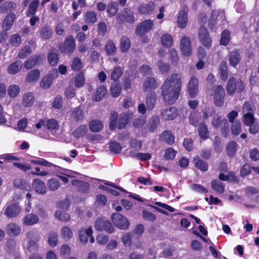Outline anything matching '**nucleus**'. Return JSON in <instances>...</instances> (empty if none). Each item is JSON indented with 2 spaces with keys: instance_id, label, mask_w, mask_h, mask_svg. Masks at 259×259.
Masks as SVG:
<instances>
[{
  "instance_id": "obj_14",
  "label": "nucleus",
  "mask_w": 259,
  "mask_h": 259,
  "mask_svg": "<svg viewBox=\"0 0 259 259\" xmlns=\"http://www.w3.org/2000/svg\"><path fill=\"white\" fill-rule=\"evenodd\" d=\"M188 8L186 7L183 8L182 10L180 12L179 15L177 19V22L178 26L181 28H185L188 22Z\"/></svg>"
},
{
  "instance_id": "obj_23",
  "label": "nucleus",
  "mask_w": 259,
  "mask_h": 259,
  "mask_svg": "<svg viewBox=\"0 0 259 259\" xmlns=\"http://www.w3.org/2000/svg\"><path fill=\"white\" fill-rule=\"evenodd\" d=\"M60 233L61 238L66 241L70 240L73 236V231L68 226H64L62 227Z\"/></svg>"
},
{
  "instance_id": "obj_47",
  "label": "nucleus",
  "mask_w": 259,
  "mask_h": 259,
  "mask_svg": "<svg viewBox=\"0 0 259 259\" xmlns=\"http://www.w3.org/2000/svg\"><path fill=\"white\" fill-rule=\"evenodd\" d=\"M83 67V63L78 57H75L71 64V69L75 71H79Z\"/></svg>"
},
{
  "instance_id": "obj_25",
  "label": "nucleus",
  "mask_w": 259,
  "mask_h": 259,
  "mask_svg": "<svg viewBox=\"0 0 259 259\" xmlns=\"http://www.w3.org/2000/svg\"><path fill=\"white\" fill-rule=\"evenodd\" d=\"M22 66V63L21 61H16L8 66L7 71L10 74L14 75L21 70Z\"/></svg>"
},
{
  "instance_id": "obj_21",
  "label": "nucleus",
  "mask_w": 259,
  "mask_h": 259,
  "mask_svg": "<svg viewBox=\"0 0 259 259\" xmlns=\"http://www.w3.org/2000/svg\"><path fill=\"white\" fill-rule=\"evenodd\" d=\"M6 231L9 235L17 236L20 234L21 228L17 224L14 223H10L7 225Z\"/></svg>"
},
{
  "instance_id": "obj_32",
  "label": "nucleus",
  "mask_w": 259,
  "mask_h": 259,
  "mask_svg": "<svg viewBox=\"0 0 259 259\" xmlns=\"http://www.w3.org/2000/svg\"><path fill=\"white\" fill-rule=\"evenodd\" d=\"M157 100L156 95L155 94H149L146 97V107L148 110H152L155 106Z\"/></svg>"
},
{
  "instance_id": "obj_18",
  "label": "nucleus",
  "mask_w": 259,
  "mask_h": 259,
  "mask_svg": "<svg viewBox=\"0 0 259 259\" xmlns=\"http://www.w3.org/2000/svg\"><path fill=\"white\" fill-rule=\"evenodd\" d=\"M229 61L231 66L235 67L241 60V56L238 51L234 50L231 52L229 54Z\"/></svg>"
},
{
  "instance_id": "obj_43",
  "label": "nucleus",
  "mask_w": 259,
  "mask_h": 259,
  "mask_svg": "<svg viewBox=\"0 0 259 259\" xmlns=\"http://www.w3.org/2000/svg\"><path fill=\"white\" fill-rule=\"evenodd\" d=\"M48 62L52 66L56 65L58 62V53L57 51L51 50L48 54Z\"/></svg>"
},
{
  "instance_id": "obj_51",
  "label": "nucleus",
  "mask_w": 259,
  "mask_h": 259,
  "mask_svg": "<svg viewBox=\"0 0 259 259\" xmlns=\"http://www.w3.org/2000/svg\"><path fill=\"white\" fill-rule=\"evenodd\" d=\"M253 105L249 102H245L243 106V114H254Z\"/></svg>"
},
{
  "instance_id": "obj_56",
  "label": "nucleus",
  "mask_w": 259,
  "mask_h": 259,
  "mask_svg": "<svg viewBox=\"0 0 259 259\" xmlns=\"http://www.w3.org/2000/svg\"><path fill=\"white\" fill-rule=\"evenodd\" d=\"M198 132L199 136L201 138L206 139L208 138L209 133L207 127L205 124L201 123L200 124L198 128Z\"/></svg>"
},
{
  "instance_id": "obj_42",
  "label": "nucleus",
  "mask_w": 259,
  "mask_h": 259,
  "mask_svg": "<svg viewBox=\"0 0 259 259\" xmlns=\"http://www.w3.org/2000/svg\"><path fill=\"white\" fill-rule=\"evenodd\" d=\"M103 126L102 122L98 120H93L89 123L90 130L94 132L100 131Z\"/></svg>"
},
{
  "instance_id": "obj_10",
  "label": "nucleus",
  "mask_w": 259,
  "mask_h": 259,
  "mask_svg": "<svg viewBox=\"0 0 259 259\" xmlns=\"http://www.w3.org/2000/svg\"><path fill=\"white\" fill-rule=\"evenodd\" d=\"M44 60V55L32 56L25 62L24 67L30 69Z\"/></svg>"
},
{
  "instance_id": "obj_6",
  "label": "nucleus",
  "mask_w": 259,
  "mask_h": 259,
  "mask_svg": "<svg viewBox=\"0 0 259 259\" xmlns=\"http://www.w3.org/2000/svg\"><path fill=\"white\" fill-rule=\"evenodd\" d=\"M180 46L182 55L189 57L192 53V46L190 38L187 36H183L181 40Z\"/></svg>"
},
{
  "instance_id": "obj_61",
  "label": "nucleus",
  "mask_w": 259,
  "mask_h": 259,
  "mask_svg": "<svg viewBox=\"0 0 259 259\" xmlns=\"http://www.w3.org/2000/svg\"><path fill=\"white\" fill-rule=\"evenodd\" d=\"M231 131L233 135H238L241 132V124L238 121H235L232 123Z\"/></svg>"
},
{
  "instance_id": "obj_53",
  "label": "nucleus",
  "mask_w": 259,
  "mask_h": 259,
  "mask_svg": "<svg viewBox=\"0 0 259 259\" xmlns=\"http://www.w3.org/2000/svg\"><path fill=\"white\" fill-rule=\"evenodd\" d=\"M121 85L117 83H112L111 87V94L113 97L119 96L121 92Z\"/></svg>"
},
{
  "instance_id": "obj_49",
  "label": "nucleus",
  "mask_w": 259,
  "mask_h": 259,
  "mask_svg": "<svg viewBox=\"0 0 259 259\" xmlns=\"http://www.w3.org/2000/svg\"><path fill=\"white\" fill-rule=\"evenodd\" d=\"M105 50L108 55H114L116 52V47L112 41H108L105 46Z\"/></svg>"
},
{
  "instance_id": "obj_40",
  "label": "nucleus",
  "mask_w": 259,
  "mask_h": 259,
  "mask_svg": "<svg viewBox=\"0 0 259 259\" xmlns=\"http://www.w3.org/2000/svg\"><path fill=\"white\" fill-rule=\"evenodd\" d=\"M161 42L163 47L170 48L173 44V38L170 34L165 33L161 37Z\"/></svg>"
},
{
  "instance_id": "obj_8",
  "label": "nucleus",
  "mask_w": 259,
  "mask_h": 259,
  "mask_svg": "<svg viewBox=\"0 0 259 259\" xmlns=\"http://www.w3.org/2000/svg\"><path fill=\"white\" fill-rule=\"evenodd\" d=\"M153 25V23L151 20H146L137 27L136 33L137 35L142 36L150 31L152 28Z\"/></svg>"
},
{
  "instance_id": "obj_9",
  "label": "nucleus",
  "mask_w": 259,
  "mask_h": 259,
  "mask_svg": "<svg viewBox=\"0 0 259 259\" xmlns=\"http://www.w3.org/2000/svg\"><path fill=\"white\" fill-rule=\"evenodd\" d=\"M199 37L200 41L205 47L209 48L210 47L211 40L205 27L201 26L200 27Z\"/></svg>"
},
{
  "instance_id": "obj_54",
  "label": "nucleus",
  "mask_w": 259,
  "mask_h": 259,
  "mask_svg": "<svg viewBox=\"0 0 259 259\" xmlns=\"http://www.w3.org/2000/svg\"><path fill=\"white\" fill-rule=\"evenodd\" d=\"M39 5V0H33L29 5L28 14L34 15Z\"/></svg>"
},
{
  "instance_id": "obj_55",
  "label": "nucleus",
  "mask_w": 259,
  "mask_h": 259,
  "mask_svg": "<svg viewBox=\"0 0 259 259\" xmlns=\"http://www.w3.org/2000/svg\"><path fill=\"white\" fill-rule=\"evenodd\" d=\"M45 127L48 130H56L58 128V122L54 119H45Z\"/></svg>"
},
{
  "instance_id": "obj_59",
  "label": "nucleus",
  "mask_w": 259,
  "mask_h": 259,
  "mask_svg": "<svg viewBox=\"0 0 259 259\" xmlns=\"http://www.w3.org/2000/svg\"><path fill=\"white\" fill-rule=\"evenodd\" d=\"M85 22L94 23L97 21L96 14L94 12H88L84 16Z\"/></svg>"
},
{
  "instance_id": "obj_63",
  "label": "nucleus",
  "mask_w": 259,
  "mask_h": 259,
  "mask_svg": "<svg viewBox=\"0 0 259 259\" xmlns=\"http://www.w3.org/2000/svg\"><path fill=\"white\" fill-rule=\"evenodd\" d=\"M122 73V71L121 68L119 66L115 67L111 73V79L114 80H118L121 76Z\"/></svg>"
},
{
  "instance_id": "obj_27",
  "label": "nucleus",
  "mask_w": 259,
  "mask_h": 259,
  "mask_svg": "<svg viewBox=\"0 0 259 259\" xmlns=\"http://www.w3.org/2000/svg\"><path fill=\"white\" fill-rule=\"evenodd\" d=\"M154 9L153 2H150L148 4H142L139 6L138 11L142 14H148Z\"/></svg>"
},
{
  "instance_id": "obj_1",
  "label": "nucleus",
  "mask_w": 259,
  "mask_h": 259,
  "mask_svg": "<svg viewBox=\"0 0 259 259\" xmlns=\"http://www.w3.org/2000/svg\"><path fill=\"white\" fill-rule=\"evenodd\" d=\"M182 90V78L180 74L174 73L168 76L161 87V96L167 105L174 104L179 99Z\"/></svg>"
},
{
  "instance_id": "obj_37",
  "label": "nucleus",
  "mask_w": 259,
  "mask_h": 259,
  "mask_svg": "<svg viewBox=\"0 0 259 259\" xmlns=\"http://www.w3.org/2000/svg\"><path fill=\"white\" fill-rule=\"evenodd\" d=\"M72 184L77 187L79 190L82 192H87L89 188V185L88 183L78 180H74L72 181Z\"/></svg>"
},
{
  "instance_id": "obj_44",
  "label": "nucleus",
  "mask_w": 259,
  "mask_h": 259,
  "mask_svg": "<svg viewBox=\"0 0 259 259\" xmlns=\"http://www.w3.org/2000/svg\"><path fill=\"white\" fill-rule=\"evenodd\" d=\"M55 216L58 220L63 222H68L71 218L69 214L62 212L61 210H57Z\"/></svg>"
},
{
  "instance_id": "obj_16",
  "label": "nucleus",
  "mask_w": 259,
  "mask_h": 259,
  "mask_svg": "<svg viewBox=\"0 0 259 259\" xmlns=\"http://www.w3.org/2000/svg\"><path fill=\"white\" fill-rule=\"evenodd\" d=\"M35 101L34 94L31 92L24 93L22 97V104L25 107H31Z\"/></svg>"
},
{
  "instance_id": "obj_11",
  "label": "nucleus",
  "mask_w": 259,
  "mask_h": 259,
  "mask_svg": "<svg viewBox=\"0 0 259 259\" xmlns=\"http://www.w3.org/2000/svg\"><path fill=\"white\" fill-rule=\"evenodd\" d=\"M188 92L191 98L196 97L198 92V80L197 78L193 77L189 81Z\"/></svg>"
},
{
  "instance_id": "obj_64",
  "label": "nucleus",
  "mask_w": 259,
  "mask_h": 259,
  "mask_svg": "<svg viewBox=\"0 0 259 259\" xmlns=\"http://www.w3.org/2000/svg\"><path fill=\"white\" fill-rule=\"evenodd\" d=\"M48 243L52 247L56 246L58 243V235L55 233H50L48 236Z\"/></svg>"
},
{
  "instance_id": "obj_50",
  "label": "nucleus",
  "mask_w": 259,
  "mask_h": 259,
  "mask_svg": "<svg viewBox=\"0 0 259 259\" xmlns=\"http://www.w3.org/2000/svg\"><path fill=\"white\" fill-rule=\"evenodd\" d=\"M118 114L115 111L111 112L110 116L109 128L110 130H114L117 126Z\"/></svg>"
},
{
  "instance_id": "obj_34",
  "label": "nucleus",
  "mask_w": 259,
  "mask_h": 259,
  "mask_svg": "<svg viewBox=\"0 0 259 259\" xmlns=\"http://www.w3.org/2000/svg\"><path fill=\"white\" fill-rule=\"evenodd\" d=\"M107 89L104 86L98 88L93 97V100L96 102L101 100L107 94Z\"/></svg>"
},
{
  "instance_id": "obj_45",
  "label": "nucleus",
  "mask_w": 259,
  "mask_h": 259,
  "mask_svg": "<svg viewBox=\"0 0 259 259\" xmlns=\"http://www.w3.org/2000/svg\"><path fill=\"white\" fill-rule=\"evenodd\" d=\"M131 47L130 39L126 36H123L120 41V50L122 52H126Z\"/></svg>"
},
{
  "instance_id": "obj_7",
  "label": "nucleus",
  "mask_w": 259,
  "mask_h": 259,
  "mask_svg": "<svg viewBox=\"0 0 259 259\" xmlns=\"http://www.w3.org/2000/svg\"><path fill=\"white\" fill-rule=\"evenodd\" d=\"M75 48V43L74 37L69 35L66 37L64 42L59 47V50L62 53H72Z\"/></svg>"
},
{
  "instance_id": "obj_22",
  "label": "nucleus",
  "mask_w": 259,
  "mask_h": 259,
  "mask_svg": "<svg viewBox=\"0 0 259 259\" xmlns=\"http://www.w3.org/2000/svg\"><path fill=\"white\" fill-rule=\"evenodd\" d=\"M158 84L154 77H147L143 83V89L144 91H148L156 89Z\"/></svg>"
},
{
  "instance_id": "obj_38",
  "label": "nucleus",
  "mask_w": 259,
  "mask_h": 259,
  "mask_svg": "<svg viewBox=\"0 0 259 259\" xmlns=\"http://www.w3.org/2000/svg\"><path fill=\"white\" fill-rule=\"evenodd\" d=\"M14 186L18 188L28 191L30 189V186L27 182L21 179H16L13 182Z\"/></svg>"
},
{
  "instance_id": "obj_60",
  "label": "nucleus",
  "mask_w": 259,
  "mask_h": 259,
  "mask_svg": "<svg viewBox=\"0 0 259 259\" xmlns=\"http://www.w3.org/2000/svg\"><path fill=\"white\" fill-rule=\"evenodd\" d=\"M128 122V117L125 113H122L120 114L119 119L118 127L119 129L123 128Z\"/></svg>"
},
{
  "instance_id": "obj_58",
  "label": "nucleus",
  "mask_w": 259,
  "mask_h": 259,
  "mask_svg": "<svg viewBox=\"0 0 259 259\" xmlns=\"http://www.w3.org/2000/svg\"><path fill=\"white\" fill-rule=\"evenodd\" d=\"M189 120L190 124L196 126L200 120V116L198 113L194 111L191 113L189 116Z\"/></svg>"
},
{
  "instance_id": "obj_62",
  "label": "nucleus",
  "mask_w": 259,
  "mask_h": 259,
  "mask_svg": "<svg viewBox=\"0 0 259 259\" xmlns=\"http://www.w3.org/2000/svg\"><path fill=\"white\" fill-rule=\"evenodd\" d=\"M177 151L172 148H168L165 150L164 158L165 159H173L176 155Z\"/></svg>"
},
{
  "instance_id": "obj_26",
  "label": "nucleus",
  "mask_w": 259,
  "mask_h": 259,
  "mask_svg": "<svg viewBox=\"0 0 259 259\" xmlns=\"http://www.w3.org/2000/svg\"><path fill=\"white\" fill-rule=\"evenodd\" d=\"M193 162L195 166L200 170L203 171L208 170V165L207 162L201 159L198 156L194 157Z\"/></svg>"
},
{
  "instance_id": "obj_31",
  "label": "nucleus",
  "mask_w": 259,
  "mask_h": 259,
  "mask_svg": "<svg viewBox=\"0 0 259 259\" xmlns=\"http://www.w3.org/2000/svg\"><path fill=\"white\" fill-rule=\"evenodd\" d=\"M160 139L169 145H172L175 142V137L170 131L163 132L160 136Z\"/></svg>"
},
{
  "instance_id": "obj_17",
  "label": "nucleus",
  "mask_w": 259,
  "mask_h": 259,
  "mask_svg": "<svg viewBox=\"0 0 259 259\" xmlns=\"http://www.w3.org/2000/svg\"><path fill=\"white\" fill-rule=\"evenodd\" d=\"M39 220V217L37 214L31 213L24 217L23 224L24 226H33L37 224Z\"/></svg>"
},
{
  "instance_id": "obj_13",
  "label": "nucleus",
  "mask_w": 259,
  "mask_h": 259,
  "mask_svg": "<svg viewBox=\"0 0 259 259\" xmlns=\"http://www.w3.org/2000/svg\"><path fill=\"white\" fill-rule=\"evenodd\" d=\"M93 231L92 227L90 226L88 228H81L78 231V235L79 241L85 244L88 242V238L93 234Z\"/></svg>"
},
{
  "instance_id": "obj_30",
  "label": "nucleus",
  "mask_w": 259,
  "mask_h": 259,
  "mask_svg": "<svg viewBox=\"0 0 259 259\" xmlns=\"http://www.w3.org/2000/svg\"><path fill=\"white\" fill-rule=\"evenodd\" d=\"M7 93L10 97L15 98L19 95L20 88L18 85L12 84L9 86L7 89Z\"/></svg>"
},
{
  "instance_id": "obj_4",
  "label": "nucleus",
  "mask_w": 259,
  "mask_h": 259,
  "mask_svg": "<svg viewBox=\"0 0 259 259\" xmlns=\"http://www.w3.org/2000/svg\"><path fill=\"white\" fill-rule=\"evenodd\" d=\"M95 228L98 231H105L109 233H112L114 230L109 221L102 218H99L96 221Z\"/></svg>"
},
{
  "instance_id": "obj_19",
  "label": "nucleus",
  "mask_w": 259,
  "mask_h": 259,
  "mask_svg": "<svg viewBox=\"0 0 259 259\" xmlns=\"http://www.w3.org/2000/svg\"><path fill=\"white\" fill-rule=\"evenodd\" d=\"M32 186L33 189L38 193L45 194L47 192V188L45 183L39 179H34Z\"/></svg>"
},
{
  "instance_id": "obj_39",
  "label": "nucleus",
  "mask_w": 259,
  "mask_h": 259,
  "mask_svg": "<svg viewBox=\"0 0 259 259\" xmlns=\"http://www.w3.org/2000/svg\"><path fill=\"white\" fill-rule=\"evenodd\" d=\"M85 83V76L83 72H79L74 77V85L76 88H79L83 87Z\"/></svg>"
},
{
  "instance_id": "obj_36",
  "label": "nucleus",
  "mask_w": 259,
  "mask_h": 259,
  "mask_svg": "<svg viewBox=\"0 0 259 259\" xmlns=\"http://www.w3.org/2000/svg\"><path fill=\"white\" fill-rule=\"evenodd\" d=\"M39 76V71L38 69H35L31 70L27 73L25 79L27 82H33L38 80Z\"/></svg>"
},
{
  "instance_id": "obj_2",
  "label": "nucleus",
  "mask_w": 259,
  "mask_h": 259,
  "mask_svg": "<svg viewBox=\"0 0 259 259\" xmlns=\"http://www.w3.org/2000/svg\"><path fill=\"white\" fill-rule=\"evenodd\" d=\"M244 88L243 82L239 79L236 81L233 77L229 78L227 85V92L229 95H233L237 91L238 92H241Z\"/></svg>"
},
{
  "instance_id": "obj_57",
  "label": "nucleus",
  "mask_w": 259,
  "mask_h": 259,
  "mask_svg": "<svg viewBox=\"0 0 259 259\" xmlns=\"http://www.w3.org/2000/svg\"><path fill=\"white\" fill-rule=\"evenodd\" d=\"M220 128L222 135L224 137H227L229 131V125L227 119H223L222 122V126L220 127Z\"/></svg>"
},
{
  "instance_id": "obj_24",
  "label": "nucleus",
  "mask_w": 259,
  "mask_h": 259,
  "mask_svg": "<svg viewBox=\"0 0 259 259\" xmlns=\"http://www.w3.org/2000/svg\"><path fill=\"white\" fill-rule=\"evenodd\" d=\"M160 123V119L157 115L153 116L149 120L147 127L150 132H153L158 127Z\"/></svg>"
},
{
  "instance_id": "obj_46",
  "label": "nucleus",
  "mask_w": 259,
  "mask_h": 259,
  "mask_svg": "<svg viewBox=\"0 0 259 259\" xmlns=\"http://www.w3.org/2000/svg\"><path fill=\"white\" fill-rule=\"evenodd\" d=\"M211 187L213 190L220 193H223L225 191V186L224 184L218 180H212L211 182Z\"/></svg>"
},
{
  "instance_id": "obj_12",
  "label": "nucleus",
  "mask_w": 259,
  "mask_h": 259,
  "mask_svg": "<svg viewBox=\"0 0 259 259\" xmlns=\"http://www.w3.org/2000/svg\"><path fill=\"white\" fill-rule=\"evenodd\" d=\"M16 19V15L14 13H10L8 14L4 18L2 24V27L4 31L9 30L13 26L14 21Z\"/></svg>"
},
{
  "instance_id": "obj_41",
  "label": "nucleus",
  "mask_w": 259,
  "mask_h": 259,
  "mask_svg": "<svg viewBox=\"0 0 259 259\" xmlns=\"http://www.w3.org/2000/svg\"><path fill=\"white\" fill-rule=\"evenodd\" d=\"M53 77L52 74H48L42 78L40 82V86L44 89H48L53 82Z\"/></svg>"
},
{
  "instance_id": "obj_3",
  "label": "nucleus",
  "mask_w": 259,
  "mask_h": 259,
  "mask_svg": "<svg viewBox=\"0 0 259 259\" xmlns=\"http://www.w3.org/2000/svg\"><path fill=\"white\" fill-rule=\"evenodd\" d=\"M111 220L116 227L121 229H127L130 225L128 220L122 214L118 213H113Z\"/></svg>"
},
{
  "instance_id": "obj_33",
  "label": "nucleus",
  "mask_w": 259,
  "mask_h": 259,
  "mask_svg": "<svg viewBox=\"0 0 259 259\" xmlns=\"http://www.w3.org/2000/svg\"><path fill=\"white\" fill-rule=\"evenodd\" d=\"M16 8V4L13 2L6 1L0 6V12L5 13L8 11L14 10Z\"/></svg>"
},
{
  "instance_id": "obj_20",
  "label": "nucleus",
  "mask_w": 259,
  "mask_h": 259,
  "mask_svg": "<svg viewBox=\"0 0 259 259\" xmlns=\"http://www.w3.org/2000/svg\"><path fill=\"white\" fill-rule=\"evenodd\" d=\"M20 212L21 209L18 205L11 204L6 208L5 213L9 218H14L18 215Z\"/></svg>"
},
{
  "instance_id": "obj_15",
  "label": "nucleus",
  "mask_w": 259,
  "mask_h": 259,
  "mask_svg": "<svg viewBox=\"0 0 259 259\" xmlns=\"http://www.w3.org/2000/svg\"><path fill=\"white\" fill-rule=\"evenodd\" d=\"M161 115L162 119L164 120H172L177 116L178 110L175 107H169L162 110Z\"/></svg>"
},
{
  "instance_id": "obj_35",
  "label": "nucleus",
  "mask_w": 259,
  "mask_h": 259,
  "mask_svg": "<svg viewBox=\"0 0 259 259\" xmlns=\"http://www.w3.org/2000/svg\"><path fill=\"white\" fill-rule=\"evenodd\" d=\"M52 34L53 31L49 26H44L40 29V37L44 39H50Z\"/></svg>"
},
{
  "instance_id": "obj_52",
  "label": "nucleus",
  "mask_w": 259,
  "mask_h": 259,
  "mask_svg": "<svg viewBox=\"0 0 259 259\" xmlns=\"http://www.w3.org/2000/svg\"><path fill=\"white\" fill-rule=\"evenodd\" d=\"M87 130V126L86 125H82L73 132V135L75 137L79 138L83 136L86 134Z\"/></svg>"
},
{
  "instance_id": "obj_48",
  "label": "nucleus",
  "mask_w": 259,
  "mask_h": 259,
  "mask_svg": "<svg viewBox=\"0 0 259 259\" xmlns=\"http://www.w3.org/2000/svg\"><path fill=\"white\" fill-rule=\"evenodd\" d=\"M49 189L52 191L58 189L60 186V183L59 180L56 178H53L49 180L48 182Z\"/></svg>"
},
{
  "instance_id": "obj_29",
  "label": "nucleus",
  "mask_w": 259,
  "mask_h": 259,
  "mask_svg": "<svg viewBox=\"0 0 259 259\" xmlns=\"http://www.w3.org/2000/svg\"><path fill=\"white\" fill-rule=\"evenodd\" d=\"M71 117L76 121H79L84 118V113L80 107H77L71 111Z\"/></svg>"
},
{
  "instance_id": "obj_5",
  "label": "nucleus",
  "mask_w": 259,
  "mask_h": 259,
  "mask_svg": "<svg viewBox=\"0 0 259 259\" xmlns=\"http://www.w3.org/2000/svg\"><path fill=\"white\" fill-rule=\"evenodd\" d=\"M225 90L221 85H218L215 87L213 94V98L214 104L221 107L224 102Z\"/></svg>"
},
{
  "instance_id": "obj_28",
  "label": "nucleus",
  "mask_w": 259,
  "mask_h": 259,
  "mask_svg": "<svg viewBox=\"0 0 259 259\" xmlns=\"http://www.w3.org/2000/svg\"><path fill=\"white\" fill-rule=\"evenodd\" d=\"M40 237L39 235H36L34 239H30L28 242L27 249L31 252H36L38 250V246L37 244Z\"/></svg>"
}]
</instances>
